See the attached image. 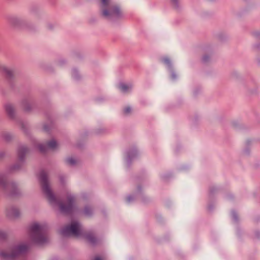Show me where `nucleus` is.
<instances>
[{
	"label": "nucleus",
	"mask_w": 260,
	"mask_h": 260,
	"mask_svg": "<svg viewBox=\"0 0 260 260\" xmlns=\"http://www.w3.org/2000/svg\"><path fill=\"white\" fill-rule=\"evenodd\" d=\"M0 70L4 71L8 76H11L12 75L13 71L1 64H0Z\"/></svg>",
	"instance_id": "nucleus-12"
},
{
	"label": "nucleus",
	"mask_w": 260,
	"mask_h": 260,
	"mask_svg": "<svg viewBox=\"0 0 260 260\" xmlns=\"http://www.w3.org/2000/svg\"><path fill=\"white\" fill-rule=\"evenodd\" d=\"M127 200L128 202H129V201H130V197H128V198H127Z\"/></svg>",
	"instance_id": "nucleus-21"
},
{
	"label": "nucleus",
	"mask_w": 260,
	"mask_h": 260,
	"mask_svg": "<svg viewBox=\"0 0 260 260\" xmlns=\"http://www.w3.org/2000/svg\"><path fill=\"white\" fill-rule=\"evenodd\" d=\"M89 210H90V209H89ZM84 212H85V213L87 215H89L90 214V212H88V208H85Z\"/></svg>",
	"instance_id": "nucleus-18"
},
{
	"label": "nucleus",
	"mask_w": 260,
	"mask_h": 260,
	"mask_svg": "<svg viewBox=\"0 0 260 260\" xmlns=\"http://www.w3.org/2000/svg\"><path fill=\"white\" fill-rule=\"evenodd\" d=\"M30 104L27 102H25L23 103V108L25 111H28L30 109Z\"/></svg>",
	"instance_id": "nucleus-13"
},
{
	"label": "nucleus",
	"mask_w": 260,
	"mask_h": 260,
	"mask_svg": "<svg viewBox=\"0 0 260 260\" xmlns=\"http://www.w3.org/2000/svg\"><path fill=\"white\" fill-rule=\"evenodd\" d=\"M29 235L31 240L37 244H43L47 241L45 226L43 224L32 223L29 229Z\"/></svg>",
	"instance_id": "nucleus-3"
},
{
	"label": "nucleus",
	"mask_w": 260,
	"mask_h": 260,
	"mask_svg": "<svg viewBox=\"0 0 260 260\" xmlns=\"http://www.w3.org/2000/svg\"><path fill=\"white\" fill-rule=\"evenodd\" d=\"M172 2L175 7H177L179 0H172Z\"/></svg>",
	"instance_id": "nucleus-17"
},
{
	"label": "nucleus",
	"mask_w": 260,
	"mask_h": 260,
	"mask_svg": "<svg viewBox=\"0 0 260 260\" xmlns=\"http://www.w3.org/2000/svg\"><path fill=\"white\" fill-rule=\"evenodd\" d=\"M101 9L103 15L106 18L118 17L122 14L120 8L114 4L112 0H101Z\"/></svg>",
	"instance_id": "nucleus-4"
},
{
	"label": "nucleus",
	"mask_w": 260,
	"mask_h": 260,
	"mask_svg": "<svg viewBox=\"0 0 260 260\" xmlns=\"http://www.w3.org/2000/svg\"><path fill=\"white\" fill-rule=\"evenodd\" d=\"M58 143L54 139H52L48 143L47 145L40 144L39 148L41 152H45L47 149H55L58 147Z\"/></svg>",
	"instance_id": "nucleus-7"
},
{
	"label": "nucleus",
	"mask_w": 260,
	"mask_h": 260,
	"mask_svg": "<svg viewBox=\"0 0 260 260\" xmlns=\"http://www.w3.org/2000/svg\"><path fill=\"white\" fill-rule=\"evenodd\" d=\"M119 88L121 91L122 92H127L130 91L132 88V86L131 85H127L125 84L121 83L119 85Z\"/></svg>",
	"instance_id": "nucleus-11"
},
{
	"label": "nucleus",
	"mask_w": 260,
	"mask_h": 260,
	"mask_svg": "<svg viewBox=\"0 0 260 260\" xmlns=\"http://www.w3.org/2000/svg\"><path fill=\"white\" fill-rule=\"evenodd\" d=\"M6 112L10 117H13L15 114V109L13 105L11 104H6L5 106Z\"/></svg>",
	"instance_id": "nucleus-10"
},
{
	"label": "nucleus",
	"mask_w": 260,
	"mask_h": 260,
	"mask_svg": "<svg viewBox=\"0 0 260 260\" xmlns=\"http://www.w3.org/2000/svg\"><path fill=\"white\" fill-rule=\"evenodd\" d=\"M203 60H204V61H207V59H206V57H204V58H203Z\"/></svg>",
	"instance_id": "nucleus-20"
},
{
	"label": "nucleus",
	"mask_w": 260,
	"mask_h": 260,
	"mask_svg": "<svg viewBox=\"0 0 260 260\" xmlns=\"http://www.w3.org/2000/svg\"><path fill=\"white\" fill-rule=\"evenodd\" d=\"M67 162L69 164L73 165L75 163V160L73 158L71 157V158H69L67 159Z\"/></svg>",
	"instance_id": "nucleus-14"
},
{
	"label": "nucleus",
	"mask_w": 260,
	"mask_h": 260,
	"mask_svg": "<svg viewBox=\"0 0 260 260\" xmlns=\"http://www.w3.org/2000/svg\"><path fill=\"white\" fill-rule=\"evenodd\" d=\"M95 260H102L99 256H96L95 258Z\"/></svg>",
	"instance_id": "nucleus-19"
},
{
	"label": "nucleus",
	"mask_w": 260,
	"mask_h": 260,
	"mask_svg": "<svg viewBox=\"0 0 260 260\" xmlns=\"http://www.w3.org/2000/svg\"><path fill=\"white\" fill-rule=\"evenodd\" d=\"M125 114H128L131 112V108L129 107H125L123 110Z\"/></svg>",
	"instance_id": "nucleus-15"
},
{
	"label": "nucleus",
	"mask_w": 260,
	"mask_h": 260,
	"mask_svg": "<svg viewBox=\"0 0 260 260\" xmlns=\"http://www.w3.org/2000/svg\"><path fill=\"white\" fill-rule=\"evenodd\" d=\"M28 249V246L25 244H21L12 249H9V251H0V258L4 259L13 258L19 254L26 252Z\"/></svg>",
	"instance_id": "nucleus-6"
},
{
	"label": "nucleus",
	"mask_w": 260,
	"mask_h": 260,
	"mask_svg": "<svg viewBox=\"0 0 260 260\" xmlns=\"http://www.w3.org/2000/svg\"><path fill=\"white\" fill-rule=\"evenodd\" d=\"M39 178L43 192L50 203L53 206H57L60 212L63 213H71L74 208V198L71 194H68L66 201H59L53 194L50 187L47 173L45 171H42Z\"/></svg>",
	"instance_id": "nucleus-1"
},
{
	"label": "nucleus",
	"mask_w": 260,
	"mask_h": 260,
	"mask_svg": "<svg viewBox=\"0 0 260 260\" xmlns=\"http://www.w3.org/2000/svg\"><path fill=\"white\" fill-rule=\"evenodd\" d=\"M61 234L64 236H73L76 237H84L91 243H94V237L90 234L85 233L81 225L77 221H73L71 225L64 227L61 230Z\"/></svg>",
	"instance_id": "nucleus-2"
},
{
	"label": "nucleus",
	"mask_w": 260,
	"mask_h": 260,
	"mask_svg": "<svg viewBox=\"0 0 260 260\" xmlns=\"http://www.w3.org/2000/svg\"><path fill=\"white\" fill-rule=\"evenodd\" d=\"M163 62L168 66H170L171 62L170 59L167 57L163 59Z\"/></svg>",
	"instance_id": "nucleus-16"
},
{
	"label": "nucleus",
	"mask_w": 260,
	"mask_h": 260,
	"mask_svg": "<svg viewBox=\"0 0 260 260\" xmlns=\"http://www.w3.org/2000/svg\"><path fill=\"white\" fill-rule=\"evenodd\" d=\"M0 187L2 188L5 192L12 198L16 197L19 191L16 183L8 182L4 176L0 175Z\"/></svg>",
	"instance_id": "nucleus-5"
},
{
	"label": "nucleus",
	"mask_w": 260,
	"mask_h": 260,
	"mask_svg": "<svg viewBox=\"0 0 260 260\" xmlns=\"http://www.w3.org/2000/svg\"><path fill=\"white\" fill-rule=\"evenodd\" d=\"M28 152L27 149L24 146H21L18 149V157L20 161L22 160Z\"/></svg>",
	"instance_id": "nucleus-9"
},
{
	"label": "nucleus",
	"mask_w": 260,
	"mask_h": 260,
	"mask_svg": "<svg viewBox=\"0 0 260 260\" xmlns=\"http://www.w3.org/2000/svg\"><path fill=\"white\" fill-rule=\"evenodd\" d=\"M12 23H13V25H16L15 22H14V21L13 22H12Z\"/></svg>",
	"instance_id": "nucleus-22"
},
{
	"label": "nucleus",
	"mask_w": 260,
	"mask_h": 260,
	"mask_svg": "<svg viewBox=\"0 0 260 260\" xmlns=\"http://www.w3.org/2000/svg\"><path fill=\"white\" fill-rule=\"evenodd\" d=\"M20 212L15 207H11L7 209V215L11 218H15L19 216Z\"/></svg>",
	"instance_id": "nucleus-8"
}]
</instances>
